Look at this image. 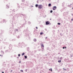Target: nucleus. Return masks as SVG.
<instances>
[{
    "instance_id": "412c9836",
    "label": "nucleus",
    "mask_w": 73,
    "mask_h": 73,
    "mask_svg": "<svg viewBox=\"0 0 73 73\" xmlns=\"http://www.w3.org/2000/svg\"><path fill=\"white\" fill-rule=\"evenodd\" d=\"M19 63L20 64V63H21V61H20L19 62Z\"/></svg>"
},
{
    "instance_id": "a211bd4d",
    "label": "nucleus",
    "mask_w": 73,
    "mask_h": 73,
    "mask_svg": "<svg viewBox=\"0 0 73 73\" xmlns=\"http://www.w3.org/2000/svg\"><path fill=\"white\" fill-rule=\"evenodd\" d=\"M73 19H71V21H73Z\"/></svg>"
},
{
    "instance_id": "0eeeda50",
    "label": "nucleus",
    "mask_w": 73,
    "mask_h": 73,
    "mask_svg": "<svg viewBox=\"0 0 73 73\" xmlns=\"http://www.w3.org/2000/svg\"><path fill=\"white\" fill-rule=\"evenodd\" d=\"M38 5H37V4H36V5H35V7H38Z\"/></svg>"
},
{
    "instance_id": "f257e3e1",
    "label": "nucleus",
    "mask_w": 73,
    "mask_h": 73,
    "mask_svg": "<svg viewBox=\"0 0 73 73\" xmlns=\"http://www.w3.org/2000/svg\"><path fill=\"white\" fill-rule=\"evenodd\" d=\"M38 8L39 9H42V5H39L38 6Z\"/></svg>"
},
{
    "instance_id": "1a4fd4ad",
    "label": "nucleus",
    "mask_w": 73,
    "mask_h": 73,
    "mask_svg": "<svg viewBox=\"0 0 73 73\" xmlns=\"http://www.w3.org/2000/svg\"><path fill=\"white\" fill-rule=\"evenodd\" d=\"M25 54V53H23L22 54V56H24V54Z\"/></svg>"
},
{
    "instance_id": "cd10ccee",
    "label": "nucleus",
    "mask_w": 73,
    "mask_h": 73,
    "mask_svg": "<svg viewBox=\"0 0 73 73\" xmlns=\"http://www.w3.org/2000/svg\"><path fill=\"white\" fill-rule=\"evenodd\" d=\"M72 9H73V7L72 8Z\"/></svg>"
},
{
    "instance_id": "2eb2a0df",
    "label": "nucleus",
    "mask_w": 73,
    "mask_h": 73,
    "mask_svg": "<svg viewBox=\"0 0 73 73\" xmlns=\"http://www.w3.org/2000/svg\"><path fill=\"white\" fill-rule=\"evenodd\" d=\"M50 13H52L53 12V11L52 10H51L50 11Z\"/></svg>"
},
{
    "instance_id": "aec40b11",
    "label": "nucleus",
    "mask_w": 73,
    "mask_h": 73,
    "mask_svg": "<svg viewBox=\"0 0 73 73\" xmlns=\"http://www.w3.org/2000/svg\"><path fill=\"white\" fill-rule=\"evenodd\" d=\"M64 48H65V47H63V49H64Z\"/></svg>"
},
{
    "instance_id": "20e7f679",
    "label": "nucleus",
    "mask_w": 73,
    "mask_h": 73,
    "mask_svg": "<svg viewBox=\"0 0 73 73\" xmlns=\"http://www.w3.org/2000/svg\"><path fill=\"white\" fill-rule=\"evenodd\" d=\"M34 41H35V42H36V41H37V40H36V39H34Z\"/></svg>"
},
{
    "instance_id": "c85d7f7f",
    "label": "nucleus",
    "mask_w": 73,
    "mask_h": 73,
    "mask_svg": "<svg viewBox=\"0 0 73 73\" xmlns=\"http://www.w3.org/2000/svg\"><path fill=\"white\" fill-rule=\"evenodd\" d=\"M0 56H1V55H0Z\"/></svg>"
},
{
    "instance_id": "f3484780",
    "label": "nucleus",
    "mask_w": 73,
    "mask_h": 73,
    "mask_svg": "<svg viewBox=\"0 0 73 73\" xmlns=\"http://www.w3.org/2000/svg\"><path fill=\"white\" fill-rule=\"evenodd\" d=\"M18 56L19 57H20V54H18Z\"/></svg>"
},
{
    "instance_id": "39448f33",
    "label": "nucleus",
    "mask_w": 73,
    "mask_h": 73,
    "mask_svg": "<svg viewBox=\"0 0 73 73\" xmlns=\"http://www.w3.org/2000/svg\"><path fill=\"white\" fill-rule=\"evenodd\" d=\"M48 7H51V4L50 3L48 4Z\"/></svg>"
},
{
    "instance_id": "6ab92c4d",
    "label": "nucleus",
    "mask_w": 73,
    "mask_h": 73,
    "mask_svg": "<svg viewBox=\"0 0 73 73\" xmlns=\"http://www.w3.org/2000/svg\"><path fill=\"white\" fill-rule=\"evenodd\" d=\"M36 29H38V28L37 27H36Z\"/></svg>"
},
{
    "instance_id": "f03ea898",
    "label": "nucleus",
    "mask_w": 73,
    "mask_h": 73,
    "mask_svg": "<svg viewBox=\"0 0 73 73\" xmlns=\"http://www.w3.org/2000/svg\"><path fill=\"white\" fill-rule=\"evenodd\" d=\"M56 9H57V7L56 6L53 7L52 8V9L54 11L56 10Z\"/></svg>"
},
{
    "instance_id": "393cba45",
    "label": "nucleus",
    "mask_w": 73,
    "mask_h": 73,
    "mask_svg": "<svg viewBox=\"0 0 73 73\" xmlns=\"http://www.w3.org/2000/svg\"><path fill=\"white\" fill-rule=\"evenodd\" d=\"M26 72H27V70H26Z\"/></svg>"
},
{
    "instance_id": "423d86ee",
    "label": "nucleus",
    "mask_w": 73,
    "mask_h": 73,
    "mask_svg": "<svg viewBox=\"0 0 73 73\" xmlns=\"http://www.w3.org/2000/svg\"><path fill=\"white\" fill-rule=\"evenodd\" d=\"M41 46H42V47L43 48H44V45H43V44H41Z\"/></svg>"
},
{
    "instance_id": "4468645a",
    "label": "nucleus",
    "mask_w": 73,
    "mask_h": 73,
    "mask_svg": "<svg viewBox=\"0 0 73 73\" xmlns=\"http://www.w3.org/2000/svg\"><path fill=\"white\" fill-rule=\"evenodd\" d=\"M20 72H23V70H20Z\"/></svg>"
},
{
    "instance_id": "9b49d317",
    "label": "nucleus",
    "mask_w": 73,
    "mask_h": 73,
    "mask_svg": "<svg viewBox=\"0 0 73 73\" xmlns=\"http://www.w3.org/2000/svg\"><path fill=\"white\" fill-rule=\"evenodd\" d=\"M25 58H27V56H25Z\"/></svg>"
},
{
    "instance_id": "7ed1b4c3",
    "label": "nucleus",
    "mask_w": 73,
    "mask_h": 73,
    "mask_svg": "<svg viewBox=\"0 0 73 73\" xmlns=\"http://www.w3.org/2000/svg\"><path fill=\"white\" fill-rule=\"evenodd\" d=\"M49 21H47L46 22V25H48V24H49L50 23Z\"/></svg>"
},
{
    "instance_id": "5701e85b",
    "label": "nucleus",
    "mask_w": 73,
    "mask_h": 73,
    "mask_svg": "<svg viewBox=\"0 0 73 73\" xmlns=\"http://www.w3.org/2000/svg\"><path fill=\"white\" fill-rule=\"evenodd\" d=\"M2 73H4V72H2Z\"/></svg>"
},
{
    "instance_id": "f8f14e48",
    "label": "nucleus",
    "mask_w": 73,
    "mask_h": 73,
    "mask_svg": "<svg viewBox=\"0 0 73 73\" xmlns=\"http://www.w3.org/2000/svg\"><path fill=\"white\" fill-rule=\"evenodd\" d=\"M58 25H61V23H58Z\"/></svg>"
},
{
    "instance_id": "b1692460",
    "label": "nucleus",
    "mask_w": 73,
    "mask_h": 73,
    "mask_svg": "<svg viewBox=\"0 0 73 73\" xmlns=\"http://www.w3.org/2000/svg\"><path fill=\"white\" fill-rule=\"evenodd\" d=\"M65 48L66 49V47H65Z\"/></svg>"
},
{
    "instance_id": "6e6552de",
    "label": "nucleus",
    "mask_w": 73,
    "mask_h": 73,
    "mask_svg": "<svg viewBox=\"0 0 73 73\" xmlns=\"http://www.w3.org/2000/svg\"><path fill=\"white\" fill-rule=\"evenodd\" d=\"M61 62V60H60L58 61V62Z\"/></svg>"
},
{
    "instance_id": "dca6fc26",
    "label": "nucleus",
    "mask_w": 73,
    "mask_h": 73,
    "mask_svg": "<svg viewBox=\"0 0 73 73\" xmlns=\"http://www.w3.org/2000/svg\"><path fill=\"white\" fill-rule=\"evenodd\" d=\"M50 69H51V71L52 72V68H51Z\"/></svg>"
},
{
    "instance_id": "9d476101",
    "label": "nucleus",
    "mask_w": 73,
    "mask_h": 73,
    "mask_svg": "<svg viewBox=\"0 0 73 73\" xmlns=\"http://www.w3.org/2000/svg\"><path fill=\"white\" fill-rule=\"evenodd\" d=\"M62 58H63L62 57H61L60 58V60H62Z\"/></svg>"
},
{
    "instance_id": "a878e982",
    "label": "nucleus",
    "mask_w": 73,
    "mask_h": 73,
    "mask_svg": "<svg viewBox=\"0 0 73 73\" xmlns=\"http://www.w3.org/2000/svg\"><path fill=\"white\" fill-rule=\"evenodd\" d=\"M49 70H50V69H49Z\"/></svg>"
},
{
    "instance_id": "ddd939ff",
    "label": "nucleus",
    "mask_w": 73,
    "mask_h": 73,
    "mask_svg": "<svg viewBox=\"0 0 73 73\" xmlns=\"http://www.w3.org/2000/svg\"><path fill=\"white\" fill-rule=\"evenodd\" d=\"M43 34V33H40V35H42Z\"/></svg>"
},
{
    "instance_id": "bb28decb",
    "label": "nucleus",
    "mask_w": 73,
    "mask_h": 73,
    "mask_svg": "<svg viewBox=\"0 0 73 73\" xmlns=\"http://www.w3.org/2000/svg\"><path fill=\"white\" fill-rule=\"evenodd\" d=\"M64 70H66V69H65Z\"/></svg>"
},
{
    "instance_id": "4be33fe9",
    "label": "nucleus",
    "mask_w": 73,
    "mask_h": 73,
    "mask_svg": "<svg viewBox=\"0 0 73 73\" xmlns=\"http://www.w3.org/2000/svg\"><path fill=\"white\" fill-rule=\"evenodd\" d=\"M12 72V70H11V72Z\"/></svg>"
}]
</instances>
